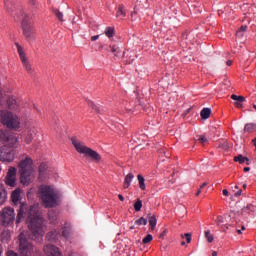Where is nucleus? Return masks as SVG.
I'll list each match as a JSON object with an SVG mask.
<instances>
[{
  "label": "nucleus",
  "instance_id": "obj_34",
  "mask_svg": "<svg viewBox=\"0 0 256 256\" xmlns=\"http://www.w3.org/2000/svg\"><path fill=\"white\" fill-rule=\"evenodd\" d=\"M135 225H147V219H145L144 217H141L135 221Z\"/></svg>",
  "mask_w": 256,
  "mask_h": 256
},
{
  "label": "nucleus",
  "instance_id": "obj_55",
  "mask_svg": "<svg viewBox=\"0 0 256 256\" xmlns=\"http://www.w3.org/2000/svg\"><path fill=\"white\" fill-rule=\"evenodd\" d=\"M212 256H217V251H214V252L212 253Z\"/></svg>",
  "mask_w": 256,
  "mask_h": 256
},
{
  "label": "nucleus",
  "instance_id": "obj_27",
  "mask_svg": "<svg viewBox=\"0 0 256 256\" xmlns=\"http://www.w3.org/2000/svg\"><path fill=\"white\" fill-rule=\"evenodd\" d=\"M137 179H138V183H139V187H140L141 191H145V189H146L145 178L141 174H139L137 176Z\"/></svg>",
  "mask_w": 256,
  "mask_h": 256
},
{
  "label": "nucleus",
  "instance_id": "obj_51",
  "mask_svg": "<svg viewBox=\"0 0 256 256\" xmlns=\"http://www.w3.org/2000/svg\"><path fill=\"white\" fill-rule=\"evenodd\" d=\"M199 195H201V189H199L196 193V197H199Z\"/></svg>",
  "mask_w": 256,
  "mask_h": 256
},
{
  "label": "nucleus",
  "instance_id": "obj_64",
  "mask_svg": "<svg viewBox=\"0 0 256 256\" xmlns=\"http://www.w3.org/2000/svg\"><path fill=\"white\" fill-rule=\"evenodd\" d=\"M239 187L238 186H235V189H238Z\"/></svg>",
  "mask_w": 256,
  "mask_h": 256
},
{
  "label": "nucleus",
  "instance_id": "obj_59",
  "mask_svg": "<svg viewBox=\"0 0 256 256\" xmlns=\"http://www.w3.org/2000/svg\"><path fill=\"white\" fill-rule=\"evenodd\" d=\"M224 147H225V149H227V147H228V146H227V143H224Z\"/></svg>",
  "mask_w": 256,
  "mask_h": 256
},
{
  "label": "nucleus",
  "instance_id": "obj_26",
  "mask_svg": "<svg viewBox=\"0 0 256 256\" xmlns=\"http://www.w3.org/2000/svg\"><path fill=\"white\" fill-rule=\"evenodd\" d=\"M256 130V124L254 123H248L244 127V132L245 133H252V131Z\"/></svg>",
  "mask_w": 256,
  "mask_h": 256
},
{
  "label": "nucleus",
  "instance_id": "obj_20",
  "mask_svg": "<svg viewBox=\"0 0 256 256\" xmlns=\"http://www.w3.org/2000/svg\"><path fill=\"white\" fill-rule=\"evenodd\" d=\"M116 17L118 19H125V17H127V12L125 11V5L120 4L118 6V10L116 12Z\"/></svg>",
  "mask_w": 256,
  "mask_h": 256
},
{
  "label": "nucleus",
  "instance_id": "obj_16",
  "mask_svg": "<svg viewBox=\"0 0 256 256\" xmlns=\"http://www.w3.org/2000/svg\"><path fill=\"white\" fill-rule=\"evenodd\" d=\"M11 201L14 205H19V201H21V190L16 189L12 192Z\"/></svg>",
  "mask_w": 256,
  "mask_h": 256
},
{
  "label": "nucleus",
  "instance_id": "obj_48",
  "mask_svg": "<svg viewBox=\"0 0 256 256\" xmlns=\"http://www.w3.org/2000/svg\"><path fill=\"white\" fill-rule=\"evenodd\" d=\"M226 65H227L228 67H231V65H233V62H232L231 60H228V61L226 62Z\"/></svg>",
  "mask_w": 256,
  "mask_h": 256
},
{
  "label": "nucleus",
  "instance_id": "obj_37",
  "mask_svg": "<svg viewBox=\"0 0 256 256\" xmlns=\"http://www.w3.org/2000/svg\"><path fill=\"white\" fill-rule=\"evenodd\" d=\"M243 211H255V206L248 204L246 207H244Z\"/></svg>",
  "mask_w": 256,
  "mask_h": 256
},
{
  "label": "nucleus",
  "instance_id": "obj_13",
  "mask_svg": "<svg viewBox=\"0 0 256 256\" xmlns=\"http://www.w3.org/2000/svg\"><path fill=\"white\" fill-rule=\"evenodd\" d=\"M7 105L8 109H11L12 111H17V109H19V102L17 101V98H15L14 96L8 97Z\"/></svg>",
  "mask_w": 256,
  "mask_h": 256
},
{
  "label": "nucleus",
  "instance_id": "obj_31",
  "mask_svg": "<svg viewBox=\"0 0 256 256\" xmlns=\"http://www.w3.org/2000/svg\"><path fill=\"white\" fill-rule=\"evenodd\" d=\"M141 207H143V201L138 199L134 204L135 211H141Z\"/></svg>",
  "mask_w": 256,
  "mask_h": 256
},
{
  "label": "nucleus",
  "instance_id": "obj_30",
  "mask_svg": "<svg viewBox=\"0 0 256 256\" xmlns=\"http://www.w3.org/2000/svg\"><path fill=\"white\" fill-rule=\"evenodd\" d=\"M205 237H206L208 243H213L214 237L211 234L210 230L205 231Z\"/></svg>",
  "mask_w": 256,
  "mask_h": 256
},
{
  "label": "nucleus",
  "instance_id": "obj_41",
  "mask_svg": "<svg viewBox=\"0 0 256 256\" xmlns=\"http://www.w3.org/2000/svg\"><path fill=\"white\" fill-rule=\"evenodd\" d=\"M185 237H186L187 243H191V234L190 233H186Z\"/></svg>",
  "mask_w": 256,
  "mask_h": 256
},
{
  "label": "nucleus",
  "instance_id": "obj_15",
  "mask_svg": "<svg viewBox=\"0 0 256 256\" xmlns=\"http://www.w3.org/2000/svg\"><path fill=\"white\" fill-rule=\"evenodd\" d=\"M133 179H135V175L132 172L128 173L124 178L123 188L129 189V187H131V183H133Z\"/></svg>",
  "mask_w": 256,
  "mask_h": 256
},
{
  "label": "nucleus",
  "instance_id": "obj_17",
  "mask_svg": "<svg viewBox=\"0 0 256 256\" xmlns=\"http://www.w3.org/2000/svg\"><path fill=\"white\" fill-rule=\"evenodd\" d=\"M5 201H7V190H5V186L0 183V207L1 205H5Z\"/></svg>",
  "mask_w": 256,
  "mask_h": 256
},
{
  "label": "nucleus",
  "instance_id": "obj_54",
  "mask_svg": "<svg viewBox=\"0 0 256 256\" xmlns=\"http://www.w3.org/2000/svg\"><path fill=\"white\" fill-rule=\"evenodd\" d=\"M2 98H3V94L1 93V90H0V103Z\"/></svg>",
  "mask_w": 256,
  "mask_h": 256
},
{
  "label": "nucleus",
  "instance_id": "obj_12",
  "mask_svg": "<svg viewBox=\"0 0 256 256\" xmlns=\"http://www.w3.org/2000/svg\"><path fill=\"white\" fill-rule=\"evenodd\" d=\"M44 253L46 256H61V251H59V248L51 244L44 246Z\"/></svg>",
  "mask_w": 256,
  "mask_h": 256
},
{
  "label": "nucleus",
  "instance_id": "obj_62",
  "mask_svg": "<svg viewBox=\"0 0 256 256\" xmlns=\"http://www.w3.org/2000/svg\"><path fill=\"white\" fill-rule=\"evenodd\" d=\"M104 47H105V46L101 45V46H100V49H103Z\"/></svg>",
  "mask_w": 256,
  "mask_h": 256
},
{
  "label": "nucleus",
  "instance_id": "obj_7",
  "mask_svg": "<svg viewBox=\"0 0 256 256\" xmlns=\"http://www.w3.org/2000/svg\"><path fill=\"white\" fill-rule=\"evenodd\" d=\"M18 241V253L20 256H31L35 253V246L27 240L25 232L20 233Z\"/></svg>",
  "mask_w": 256,
  "mask_h": 256
},
{
  "label": "nucleus",
  "instance_id": "obj_14",
  "mask_svg": "<svg viewBox=\"0 0 256 256\" xmlns=\"http://www.w3.org/2000/svg\"><path fill=\"white\" fill-rule=\"evenodd\" d=\"M231 99H232L233 101H236V102L234 103V105H235V107H237V109L243 108V103H245V97H243V96H237V95H235V94H232V95H231Z\"/></svg>",
  "mask_w": 256,
  "mask_h": 256
},
{
  "label": "nucleus",
  "instance_id": "obj_53",
  "mask_svg": "<svg viewBox=\"0 0 256 256\" xmlns=\"http://www.w3.org/2000/svg\"><path fill=\"white\" fill-rule=\"evenodd\" d=\"M29 3H31L32 5H35V0H28Z\"/></svg>",
  "mask_w": 256,
  "mask_h": 256
},
{
  "label": "nucleus",
  "instance_id": "obj_43",
  "mask_svg": "<svg viewBox=\"0 0 256 256\" xmlns=\"http://www.w3.org/2000/svg\"><path fill=\"white\" fill-rule=\"evenodd\" d=\"M222 193L225 197H229V191L227 189H224Z\"/></svg>",
  "mask_w": 256,
  "mask_h": 256
},
{
  "label": "nucleus",
  "instance_id": "obj_61",
  "mask_svg": "<svg viewBox=\"0 0 256 256\" xmlns=\"http://www.w3.org/2000/svg\"><path fill=\"white\" fill-rule=\"evenodd\" d=\"M242 231H245V226H242Z\"/></svg>",
  "mask_w": 256,
  "mask_h": 256
},
{
  "label": "nucleus",
  "instance_id": "obj_23",
  "mask_svg": "<svg viewBox=\"0 0 256 256\" xmlns=\"http://www.w3.org/2000/svg\"><path fill=\"white\" fill-rule=\"evenodd\" d=\"M234 161L240 163L242 165V163H246L247 165H249V158L244 157L243 155H238L236 157H234Z\"/></svg>",
  "mask_w": 256,
  "mask_h": 256
},
{
  "label": "nucleus",
  "instance_id": "obj_10",
  "mask_svg": "<svg viewBox=\"0 0 256 256\" xmlns=\"http://www.w3.org/2000/svg\"><path fill=\"white\" fill-rule=\"evenodd\" d=\"M22 14V29L25 37L30 39V37H33V23L31 22V16L27 15L23 12H20Z\"/></svg>",
  "mask_w": 256,
  "mask_h": 256
},
{
  "label": "nucleus",
  "instance_id": "obj_35",
  "mask_svg": "<svg viewBox=\"0 0 256 256\" xmlns=\"http://www.w3.org/2000/svg\"><path fill=\"white\" fill-rule=\"evenodd\" d=\"M215 223L217 225H223V223H225V218L223 216H218L216 219H215Z\"/></svg>",
  "mask_w": 256,
  "mask_h": 256
},
{
  "label": "nucleus",
  "instance_id": "obj_29",
  "mask_svg": "<svg viewBox=\"0 0 256 256\" xmlns=\"http://www.w3.org/2000/svg\"><path fill=\"white\" fill-rule=\"evenodd\" d=\"M52 12L57 17L58 21H63V13L59 11L58 9H53Z\"/></svg>",
  "mask_w": 256,
  "mask_h": 256
},
{
  "label": "nucleus",
  "instance_id": "obj_9",
  "mask_svg": "<svg viewBox=\"0 0 256 256\" xmlns=\"http://www.w3.org/2000/svg\"><path fill=\"white\" fill-rule=\"evenodd\" d=\"M0 221L4 227H9L15 223V209L11 207H5L0 213Z\"/></svg>",
  "mask_w": 256,
  "mask_h": 256
},
{
  "label": "nucleus",
  "instance_id": "obj_45",
  "mask_svg": "<svg viewBox=\"0 0 256 256\" xmlns=\"http://www.w3.org/2000/svg\"><path fill=\"white\" fill-rule=\"evenodd\" d=\"M100 35H95L91 37V41H97L99 39Z\"/></svg>",
  "mask_w": 256,
  "mask_h": 256
},
{
  "label": "nucleus",
  "instance_id": "obj_56",
  "mask_svg": "<svg viewBox=\"0 0 256 256\" xmlns=\"http://www.w3.org/2000/svg\"><path fill=\"white\" fill-rule=\"evenodd\" d=\"M243 189H247V184H243Z\"/></svg>",
  "mask_w": 256,
  "mask_h": 256
},
{
  "label": "nucleus",
  "instance_id": "obj_33",
  "mask_svg": "<svg viewBox=\"0 0 256 256\" xmlns=\"http://www.w3.org/2000/svg\"><path fill=\"white\" fill-rule=\"evenodd\" d=\"M111 53H114V57H119V48L117 46H109Z\"/></svg>",
  "mask_w": 256,
  "mask_h": 256
},
{
  "label": "nucleus",
  "instance_id": "obj_3",
  "mask_svg": "<svg viewBox=\"0 0 256 256\" xmlns=\"http://www.w3.org/2000/svg\"><path fill=\"white\" fill-rule=\"evenodd\" d=\"M38 197L46 209L59 205V192L49 185H41L38 188Z\"/></svg>",
  "mask_w": 256,
  "mask_h": 256
},
{
  "label": "nucleus",
  "instance_id": "obj_40",
  "mask_svg": "<svg viewBox=\"0 0 256 256\" xmlns=\"http://www.w3.org/2000/svg\"><path fill=\"white\" fill-rule=\"evenodd\" d=\"M33 141V136H28L26 139H25V143L27 145H29V143H31Z\"/></svg>",
  "mask_w": 256,
  "mask_h": 256
},
{
  "label": "nucleus",
  "instance_id": "obj_1",
  "mask_svg": "<svg viewBox=\"0 0 256 256\" xmlns=\"http://www.w3.org/2000/svg\"><path fill=\"white\" fill-rule=\"evenodd\" d=\"M25 215H27V223L28 229L31 233V239L34 241H37V239L42 240L45 232L47 231V224H45V219L39 215V208L34 205L27 210V203H20V207L16 216L17 225L23 221Z\"/></svg>",
  "mask_w": 256,
  "mask_h": 256
},
{
  "label": "nucleus",
  "instance_id": "obj_4",
  "mask_svg": "<svg viewBox=\"0 0 256 256\" xmlns=\"http://www.w3.org/2000/svg\"><path fill=\"white\" fill-rule=\"evenodd\" d=\"M18 169L20 173V181L22 185H29L31 179L35 177V169H33V159L26 156L25 159L21 160L18 164Z\"/></svg>",
  "mask_w": 256,
  "mask_h": 256
},
{
  "label": "nucleus",
  "instance_id": "obj_47",
  "mask_svg": "<svg viewBox=\"0 0 256 256\" xmlns=\"http://www.w3.org/2000/svg\"><path fill=\"white\" fill-rule=\"evenodd\" d=\"M118 199H119L120 201H125V197H123V195H121V194L118 195Z\"/></svg>",
  "mask_w": 256,
  "mask_h": 256
},
{
  "label": "nucleus",
  "instance_id": "obj_32",
  "mask_svg": "<svg viewBox=\"0 0 256 256\" xmlns=\"http://www.w3.org/2000/svg\"><path fill=\"white\" fill-rule=\"evenodd\" d=\"M151 241H153V235L147 234V235L143 238L142 243H144V245H146L147 243H151Z\"/></svg>",
  "mask_w": 256,
  "mask_h": 256
},
{
  "label": "nucleus",
  "instance_id": "obj_6",
  "mask_svg": "<svg viewBox=\"0 0 256 256\" xmlns=\"http://www.w3.org/2000/svg\"><path fill=\"white\" fill-rule=\"evenodd\" d=\"M1 123L8 129H19L21 127V118L12 112L2 110L0 112Z\"/></svg>",
  "mask_w": 256,
  "mask_h": 256
},
{
  "label": "nucleus",
  "instance_id": "obj_46",
  "mask_svg": "<svg viewBox=\"0 0 256 256\" xmlns=\"http://www.w3.org/2000/svg\"><path fill=\"white\" fill-rule=\"evenodd\" d=\"M241 193H242V191H241V190H238V191L235 193V197H241Z\"/></svg>",
  "mask_w": 256,
  "mask_h": 256
},
{
  "label": "nucleus",
  "instance_id": "obj_50",
  "mask_svg": "<svg viewBox=\"0 0 256 256\" xmlns=\"http://www.w3.org/2000/svg\"><path fill=\"white\" fill-rule=\"evenodd\" d=\"M205 187H207V183H206V182H204V183L200 186V189H203V188H205Z\"/></svg>",
  "mask_w": 256,
  "mask_h": 256
},
{
  "label": "nucleus",
  "instance_id": "obj_44",
  "mask_svg": "<svg viewBox=\"0 0 256 256\" xmlns=\"http://www.w3.org/2000/svg\"><path fill=\"white\" fill-rule=\"evenodd\" d=\"M240 31H247V26H241L240 30L237 32V34H239Z\"/></svg>",
  "mask_w": 256,
  "mask_h": 256
},
{
  "label": "nucleus",
  "instance_id": "obj_38",
  "mask_svg": "<svg viewBox=\"0 0 256 256\" xmlns=\"http://www.w3.org/2000/svg\"><path fill=\"white\" fill-rule=\"evenodd\" d=\"M198 141H200V143H202V145H205V143H207L208 140H207V137L201 135V136H199Z\"/></svg>",
  "mask_w": 256,
  "mask_h": 256
},
{
  "label": "nucleus",
  "instance_id": "obj_63",
  "mask_svg": "<svg viewBox=\"0 0 256 256\" xmlns=\"http://www.w3.org/2000/svg\"><path fill=\"white\" fill-rule=\"evenodd\" d=\"M181 245H185V242H181Z\"/></svg>",
  "mask_w": 256,
  "mask_h": 256
},
{
  "label": "nucleus",
  "instance_id": "obj_24",
  "mask_svg": "<svg viewBox=\"0 0 256 256\" xmlns=\"http://www.w3.org/2000/svg\"><path fill=\"white\" fill-rule=\"evenodd\" d=\"M202 119H209L211 117V109L203 108L200 112Z\"/></svg>",
  "mask_w": 256,
  "mask_h": 256
},
{
  "label": "nucleus",
  "instance_id": "obj_42",
  "mask_svg": "<svg viewBox=\"0 0 256 256\" xmlns=\"http://www.w3.org/2000/svg\"><path fill=\"white\" fill-rule=\"evenodd\" d=\"M6 256H18L17 253L13 252V251H8Z\"/></svg>",
  "mask_w": 256,
  "mask_h": 256
},
{
  "label": "nucleus",
  "instance_id": "obj_19",
  "mask_svg": "<svg viewBox=\"0 0 256 256\" xmlns=\"http://www.w3.org/2000/svg\"><path fill=\"white\" fill-rule=\"evenodd\" d=\"M147 221L151 227V230L154 231L155 227H157V217H155V214H148Z\"/></svg>",
  "mask_w": 256,
  "mask_h": 256
},
{
  "label": "nucleus",
  "instance_id": "obj_25",
  "mask_svg": "<svg viewBox=\"0 0 256 256\" xmlns=\"http://www.w3.org/2000/svg\"><path fill=\"white\" fill-rule=\"evenodd\" d=\"M48 219H49L50 223H55V221H57V219H58L57 212H55L54 210L49 211Z\"/></svg>",
  "mask_w": 256,
  "mask_h": 256
},
{
  "label": "nucleus",
  "instance_id": "obj_39",
  "mask_svg": "<svg viewBox=\"0 0 256 256\" xmlns=\"http://www.w3.org/2000/svg\"><path fill=\"white\" fill-rule=\"evenodd\" d=\"M69 235H70L69 230L64 229L63 232H62V236H63L65 239H69Z\"/></svg>",
  "mask_w": 256,
  "mask_h": 256
},
{
  "label": "nucleus",
  "instance_id": "obj_28",
  "mask_svg": "<svg viewBox=\"0 0 256 256\" xmlns=\"http://www.w3.org/2000/svg\"><path fill=\"white\" fill-rule=\"evenodd\" d=\"M4 4H5L7 13H10V15H13V3H11V1L9 0H5Z\"/></svg>",
  "mask_w": 256,
  "mask_h": 256
},
{
  "label": "nucleus",
  "instance_id": "obj_49",
  "mask_svg": "<svg viewBox=\"0 0 256 256\" xmlns=\"http://www.w3.org/2000/svg\"><path fill=\"white\" fill-rule=\"evenodd\" d=\"M249 171H251V168H249V167H245V168H244V172H245V173H247V172H249Z\"/></svg>",
  "mask_w": 256,
  "mask_h": 256
},
{
  "label": "nucleus",
  "instance_id": "obj_11",
  "mask_svg": "<svg viewBox=\"0 0 256 256\" xmlns=\"http://www.w3.org/2000/svg\"><path fill=\"white\" fill-rule=\"evenodd\" d=\"M5 183L6 185H8V187H15L17 183V168H9L8 173L6 175Z\"/></svg>",
  "mask_w": 256,
  "mask_h": 256
},
{
  "label": "nucleus",
  "instance_id": "obj_18",
  "mask_svg": "<svg viewBox=\"0 0 256 256\" xmlns=\"http://www.w3.org/2000/svg\"><path fill=\"white\" fill-rule=\"evenodd\" d=\"M61 237V234L57 230L51 231L46 235L47 241H53L54 243Z\"/></svg>",
  "mask_w": 256,
  "mask_h": 256
},
{
  "label": "nucleus",
  "instance_id": "obj_21",
  "mask_svg": "<svg viewBox=\"0 0 256 256\" xmlns=\"http://www.w3.org/2000/svg\"><path fill=\"white\" fill-rule=\"evenodd\" d=\"M104 35H106V37H108V39L115 37V28L114 27H106L104 30Z\"/></svg>",
  "mask_w": 256,
  "mask_h": 256
},
{
  "label": "nucleus",
  "instance_id": "obj_5",
  "mask_svg": "<svg viewBox=\"0 0 256 256\" xmlns=\"http://www.w3.org/2000/svg\"><path fill=\"white\" fill-rule=\"evenodd\" d=\"M71 142L77 153L85 155V157H90L95 163L101 161V155L97 151L85 146V144L79 141L76 137H72Z\"/></svg>",
  "mask_w": 256,
  "mask_h": 256
},
{
  "label": "nucleus",
  "instance_id": "obj_60",
  "mask_svg": "<svg viewBox=\"0 0 256 256\" xmlns=\"http://www.w3.org/2000/svg\"><path fill=\"white\" fill-rule=\"evenodd\" d=\"M105 51H106L107 53H109V48H105Z\"/></svg>",
  "mask_w": 256,
  "mask_h": 256
},
{
  "label": "nucleus",
  "instance_id": "obj_22",
  "mask_svg": "<svg viewBox=\"0 0 256 256\" xmlns=\"http://www.w3.org/2000/svg\"><path fill=\"white\" fill-rule=\"evenodd\" d=\"M46 172H47V164H41L39 166V179H41V181H43Z\"/></svg>",
  "mask_w": 256,
  "mask_h": 256
},
{
  "label": "nucleus",
  "instance_id": "obj_2",
  "mask_svg": "<svg viewBox=\"0 0 256 256\" xmlns=\"http://www.w3.org/2000/svg\"><path fill=\"white\" fill-rule=\"evenodd\" d=\"M0 141L3 143V146L0 147V161L3 163H13L15 155H17L15 150L17 136L11 132L1 130Z\"/></svg>",
  "mask_w": 256,
  "mask_h": 256
},
{
  "label": "nucleus",
  "instance_id": "obj_57",
  "mask_svg": "<svg viewBox=\"0 0 256 256\" xmlns=\"http://www.w3.org/2000/svg\"><path fill=\"white\" fill-rule=\"evenodd\" d=\"M237 233H238L239 235H241L242 232H241V230H237Z\"/></svg>",
  "mask_w": 256,
  "mask_h": 256
},
{
  "label": "nucleus",
  "instance_id": "obj_58",
  "mask_svg": "<svg viewBox=\"0 0 256 256\" xmlns=\"http://www.w3.org/2000/svg\"><path fill=\"white\" fill-rule=\"evenodd\" d=\"M253 109H255V111H256V104H253Z\"/></svg>",
  "mask_w": 256,
  "mask_h": 256
},
{
  "label": "nucleus",
  "instance_id": "obj_36",
  "mask_svg": "<svg viewBox=\"0 0 256 256\" xmlns=\"http://www.w3.org/2000/svg\"><path fill=\"white\" fill-rule=\"evenodd\" d=\"M141 18L137 15V11L131 13V21H139Z\"/></svg>",
  "mask_w": 256,
  "mask_h": 256
},
{
  "label": "nucleus",
  "instance_id": "obj_8",
  "mask_svg": "<svg viewBox=\"0 0 256 256\" xmlns=\"http://www.w3.org/2000/svg\"><path fill=\"white\" fill-rule=\"evenodd\" d=\"M15 46L17 48V53L19 55L20 61L23 65L25 71L28 73V75H35V68H33V65H31L29 58H27L25 49L22 48V46H20L19 43H15Z\"/></svg>",
  "mask_w": 256,
  "mask_h": 256
},
{
  "label": "nucleus",
  "instance_id": "obj_52",
  "mask_svg": "<svg viewBox=\"0 0 256 256\" xmlns=\"http://www.w3.org/2000/svg\"><path fill=\"white\" fill-rule=\"evenodd\" d=\"M91 107L97 111V107L95 106V104L91 103Z\"/></svg>",
  "mask_w": 256,
  "mask_h": 256
}]
</instances>
